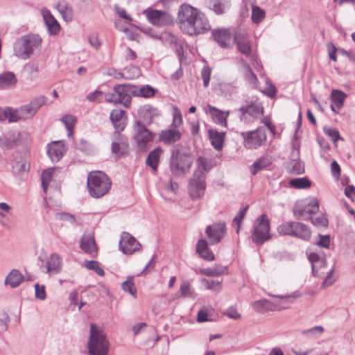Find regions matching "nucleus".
<instances>
[{"mask_svg": "<svg viewBox=\"0 0 355 355\" xmlns=\"http://www.w3.org/2000/svg\"><path fill=\"white\" fill-rule=\"evenodd\" d=\"M125 113V111L123 110H113L110 112V119L116 129L115 132L120 133L121 131L124 130L125 123L124 122L123 117Z\"/></svg>", "mask_w": 355, "mask_h": 355, "instance_id": "nucleus-26", "label": "nucleus"}, {"mask_svg": "<svg viewBox=\"0 0 355 355\" xmlns=\"http://www.w3.org/2000/svg\"><path fill=\"white\" fill-rule=\"evenodd\" d=\"M133 96L151 98L154 96L157 92V89L153 88L149 85H143L142 87H137L134 85Z\"/></svg>", "mask_w": 355, "mask_h": 355, "instance_id": "nucleus-32", "label": "nucleus"}, {"mask_svg": "<svg viewBox=\"0 0 355 355\" xmlns=\"http://www.w3.org/2000/svg\"><path fill=\"white\" fill-rule=\"evenodd\" d=\"M18 112H19L21 120L31 119L35 115L34 110L31 107L29 103L19 107L18 108Z\"/></svg>", "mask_w": 355, "mask_h": 355, "instance_id": "nucleus-46", "label": "nucleus"}, {"mask_svg": "<svg viewBox=\"0 0 355 355\" xmlns=\"http://www.w3.org/2000/svg\"><path fill=\"white\" fill-rule=\"evenodd\" d=\"M87 184L90 196L98 198L108 193L112 182L105 173L96 171L89 173Z\"/></svg>", "mask_w": 355, "mask_h": 355, "instance_id": "nucleus-2", "label": "nucleus"}, {"mask_svg": "<svg viewBox=\"0 0 355 355\" xmlns=\"http://www.w3.org/2000/svg\"><path fill=\"white\" fill-rule=\"evenodd\" d=\"M141 31L153 39L160 40L162 41L168 40L170 42H173L175 39V37L168 32H162L159 33L152 28H144L141 29Z\"/></svg>", "mask_w": 355, "mask_h": 355, "instance_id": "nucleus-35", "label": "nucleus"}, {"mask_svg": "<svg viewBox=\"0 0 355 355\" xmlns=\"http://www.w3.org/2000/svg\"><path fill=\"white\" fill-rule=\"evenodd\" d=\"M7 116L9 123H15L21 120L18 109L13 110L11 107H7Z\"/></svg>", "mask_w": 355, "mask_h": 355, "instance_id": "nucleus-55", "label": "nucleus"}, {"mask_svg": "<svg viewBox=\"0 0 355 355\" xmlns=\"http://www.w3.org/2000/svg\"><path fill=\"white\" fill-rule=\"evenodd\" d=\"M113 136L116 141H112L111 150L116 159L128 155V143L127 140L118 132H114Z\"/></svg>", "mask_w": 355, "mask_h": 355, "instance_id": "nucleus-16", "label": "nucleus"}, {"mask_svg": "<svg viewBox=\"0 0 355 355\" xmlns=\"http://www.w3.org/2000/svg\"><path fill=\"white\" fill-rule=\"evenodd\" d=\"M311 232L307 225L300 222L295 223L293 237L307 241L311 239Z\"/></svg>", "mask_w": 355, "mask_h": 355, "instance_id": "nucleus-31", "label": "nucleus"}, {"mask_svg": "<svg viewBox=\"0 0 355 355\" xmlns=\"http://www.w3.org/2000/svg\"><path fill=\"white\" fill-rule=\"evenodd\" d=\"M193 162V156L186 147L176 144L171 150L169 168L175 176H183L188 173Z\"/></svg>", "mask_w": 355, "mask_h": 355, "instance_id": "nucleus-1", "label": "nucleus"}, {"mask_svg": "<svg viewBox=\"0 0 355 355\" xmlns=\"http://www.w3.org/2000/svg\"><path fill=\"white\" fill-rule=\"evenodd\" d=\"M121 288L125 291L135 296L137 293V288L135 286L133 277H128L125 282L121 284Z\"/></svg>", "mask_w": 355, "mask_h": 355, "instance_id": "nucleus-48", "label": "nucleus"}, {"mask_svg": "<svg viewBox=\"0 0 355 355\" xmlns=\"http://www.w3.org/2000/svg\"><path fill=\"white\" fill-rule=\"evenodd\" d=\"M135 139L141 150H146L148 143L153 141V135L140 121L135 123Z\"/></svg>", "mask_w": 355, "mask_h": 355, "instance_id": "nucleus-11", "label": "nucleus"}, {"mask_svg": "<svg viewBox=\"0 0 355 355\" xmlns=\"http://www.w3.org/2000/svg\"><path fill=\"white\" fill-rule=\"evenodd\" d=\"M295 221L284 222L277 227V232L279 234L284 236H293Z\"/></svg>", "mask_w": 355, "mask_h": 355, "instance_id": "nucleus-41", "label": "nucleus"}, {"mask_svg": "<svg viewBox=\"0 0 355 355\" xmlns=\"http://www.w3.org/2000/svg\"><path fill=\"white\" fill-rule=\"evenodd\" d=\"M226 267L216 266L214 268H202L200 272L208 277H217L225 272Z\"/></svg>", "mask_w": 355, "mask_h": 355, "instance_id": "nucleus-44", "label": "nucleus"}, {"mask_svg": "<svg viewBox=\"0 0 355 355\" xmlns=\"http://www.w3.org/2000/svg\"><path fill=\"white\" fill-rule=\"evenodd\" d=\"M239 119L244 123L260 118L263 115V107L261 103L254 101L239 109Z\"/></svg>", "mask_w": 355, "mask_h": 355, "instance_id": "nucleus-10", "label": "nucleus"}, {"mask_svg": "<svg viewBox=\"0 0 355 355\" xmlns=\"http://www.w3.org/2000/svg\"><path fill=\"white\" fill-rule=\"evenodd\" d=\"M84 266L89 270H94L99 276H104L105 272L103 268L99 266L98 262L94 260L85 261Z\"/></svg>", "mask_w": 355, "mask_h": 355, "instance_id": "nucleus-51", "label": "nucleus"}, {"mask_svg": "<svg viewBox=\"0 0 355 355\" xmlns=\"http://www.w3.org/2000/svg\"><path fill=\"white\" fill-rule=\"evenodd\" d=\"M198 12V9L188 4H183L180 7L178 19L180 28L183 33L188 34L193 31L191 24L195 21Z\"/></svg>", "mask_w": 355, "mask_h": 355, "instance_id": "nucleus-7", "label": "nucleus"}, {"mask_svg": "<svg viewBox=\"0 0 355 355\" xmlns=\"http://www.w3.org/2000/svg\"><path fill=\"white\" fill-rule=\"evenodd\" d=\"M319 210V202L313 198L310 200H302L297 201L293 207L294 217L297 220H308L311 218V215Z\"/></svg>", "mask_w": 355, "mask_h": 355, "instance_id": "nucleus-5", "label": "nucleus"}, {"mask_svg": "<svg viewBox=\"0 0 355 355\" xmlns=\"http://www.w3.org/2000/svg\"><path fill=\"white\" fill-rule=\"evenodd\" d=\"M55 218L58 220L68 221L71 224L76 223L75 216L67 212H59L55 214Z\"/></svg>", "mask_w": 355, "mask_h": 355, "instance_id": "nucleus-57", "label": "nucleus"}, {"mask_svg": "<svg viewBox=\"0 0 355 355\" xmlns=\"http://www.w3.org/2000/svg\"><path fill=\"white\" fill-rule=\"evenodd\" d=\"M62 261L59 255L53 253L46 263V272L57 274L61 270Z\"/></svg>", "mask_w": 355, "mask_h": 355, "instance_id": "nucleus-34", "label": "nucleus"}, {"mask_svg": "<svg viewBox=\"0 0 355 355\" xmlns=\"http://www.w3.org/2000/svg\"><path fill=\"white\" fill-rule=\"evenodd\" d=\"M256 225L252 231L251 239L253 243L258 245L263 244L270 239V222L266 214H261L256 220Z\"/></svg>", "mask_w": 355, "mask_h": 355, "instance_id": "nucleus-6", "label": "nucleus"}, {"mask_svg": "<svg viewBox=\"0 0 355 355\" xmlns=\"http://www.w3.org/2000/svg\"><path fill=\"white\" fill-rule=\"evenodd\" d=\"M35 297L37 299L44 300L46 299L45 286H40L39 284H35Z\"/></svg>", "mask_w": 355, "mask_h": 355, "instance_id": "nucleus-63", "label": "nucleus"}, {"mask_svg": "<svg viewBox=\"0 0 355 355\" xmlns=\"http://www.w3.org/2000/svg\"><path fill=\"white\" fill-rule=\"evenodd\" d=\"M268 302H269L267 300H257L252 304V307L256 311L262 313L265 311L266 309V304Z\"/></svg>", "mask_w": 355, "mask_h": 355, "instance_id": "nucleus-61", "label": "nucleus"}, {"mask_svg": "<svg viewBox=\"0 0 355 355\" xmlns=\"http://www.w3.org/2000/svg\"><path fill=\"white\" fill-rule=\"evenodd\" d=\"M324 132L325 135L331 139L334 143L336 142L339 139H341L339 132L335 128H324Z\"/></svg>", "mask_w": 355, "mask_h": 355, "instance_id": "nucleus-58", "label": "nucleus"}, {"mask_svg": "<svg viewBox=\"0 0 355 355\" xmlns=\"http://www.w3.org/2000/svg\"><path fill=\"white\" fill-rule=\"evenodd\" d=\"M24 278L19 270L12 269L6 277L4 283L6 285H10L11 288H15L20 285Z\"/></svg>", "mask_w": 355, "mask_h": 355, "instance_id": "nucleus-29", "label": "nucleus"}, {"mask_svg": "<svg viewBox=\"0 0 355 355\" xmlns=\"http://www.w3.org/2000/svg\"><path fill=\"white\" fill-rule=\"evenodd\" d=\"M208 109L216 124L221 126H227V118L229 116V112L221 111L211 105H208Z\"/></svg>", "mask_w": 355, "mask_h": 355, "instance_id": "nucleus-30", "label": "nucleus"}, {"mask_svg": "<svg viewBox=\"0 0 355 355\" xmlns=\"http://www.w3.org/2000/svg\"><path fill=\"white\" fill-rule=\"evenodd\" d=\"M245 79L248 80V83H250L252 85H255L257 82V78L256 74L252 71V68L248 64H245Z\"/></svg>", "mask_w": 355, "mask_h": 355, "instance_id": "nucleus-56", "label": "nucleus"}, {"mask_svg": "<svg viewBox=\"0 0 355 355\" xmlns=\"http://www.w3.org/2000/svg\"><path fill=\"white\" fill-rule=\"evenodd\" d=\"M42 15L45 25L49 34L51 35H57L60 29V26L58 21L49 10L43 11Z\"/></svg>", "mask_w": 355, "mask_h": 355, "instance_id": "nucleus-25", "label": "nucleus"}, {"mask_svg": "<svg viewBox=\"0 0 355 355\" xmlns=\"http://www.w3.org/2000/svg\"><path fill=\"white\" fill-rule=\"evenodd\" d=\"M61 121L65 125V127L68 130V135L69 136L72 134V130L76 122L75 117L71 114L64 115L62 118Z\"/></svg>", "mask_w": 355, "mask_h": 355, "instance_id": "nucleus-52", "label": "nucleus"}, {"mask_svg": "<svg viewBox=\"0 0 355 355\" xmlns=\"http://www.w3.org/2000/svg\"><path fill=\"white\" fill-rule=\"evenodd\" d=\"M196 252L199 256L208 261L215 259V255L208 246V243L205 239H199L196 244Z\"/></svg>", "mask_w": 355, "mask_h": 355, "instance_id": "nucleus-24", "label": "nucleus"}, {"mask_svg": "<svg viewBox=\"0 0 355 355\" xmlns=\"http://www.w3.org/2000/svg\"><path fill=\"white\" fill-rule=\"evenodd\" d=\"M205 6L214 12L216 15H221L225 12V0H205Z\"/></svg>", "mask_w": 355, "mask_h": 355, "instance_id": "nucleus-36", "label": "nucleus"}, {"mask_svg": "<svg viewBox=\"0 0 355 355\" xmlns=\"http://www.w3.org/2000/svg\"><path fill=\"white\" fill-rule=\"evenodd\" d=\"M202 282L205 283V285L207 289L214 290V291H219L220 288V282L218 281L213 280V279H204Z\"/></svg>", "mask_w": 355, "mask_h": 355, "instance_id": "nucleus-60", "label": "nucleus"}, {"mask_svg": "<svg viewBox=\"0 0 355 355\" xmlns=\"http://www.w3.org/2000/svg\"><path fill=\"white\" fill-rule=\"evenodd\" d=\"M145 13L146 14V17L150 23L156 26H164L173 23V18L166 12L157 10H146Z\"/></svg>", "mask_w": 355, "mask_h": 355, "instance_id": "nucleus-14", "label": "nucleus"}, {"mask_svg": "<svg viewBox=\"0 0 355 355\" xmlns=\"http://www.w3.org/2000/svg\"><path fill=\"white\" fill-rule=\"evenodd\" d=\"M210 244H216L221 241L226 234L225 223H214L208 225L205 230Z\"/></svg>", "mask_w": 355, "mask_h": 355, "instance_id": "nucleus-18", "label": "nucleus"}, {"mask_svg": "<svg viewBox=\"0 0 355 355\" xmlns=\"http://www.w3.org/2000/svg\"><path fill=\"white\" fill-rule=\"evenodd\" d=\"M104 93L101 90H95L93 92L89 93L86 99L90 102L101 103L103 100Z\"/></svg>", "mask_w": 355, "mask_h": 355, "instance_id": "nucleus-54", "label": "nucleus"}, {"mask_svg": "<svg viewBox=\"0 0 355 355\" xmlns=\"http://www.w3.org/2000/svg\"><path fill=\"white\" fill-rule=\"evenodd\" d=\"M320 240L317 242V244L324 248H329L330 245V236L329 235H318Z\"/></svg>", "mask_w": 355, "mask_h": 355, "instance_id": "nucleus-64", "label": "nucleus"}, {"mask_svg": "<svg viewBox=\"0 0 355 355\" xmlns=\"http://www.w3.org/2000/svg\"><path fill=\"white\" fill-rule=\"evenodd\" d=\"M80 248L92 257L97 255V246L93 236L84 234L80 241Z\"/></svg>", "mask_w": 355, "mask_h": 355, "instance_id": "nucleus-23", "label": "nucleus"}, {"mask_svg": "<svg viewBox=\"0 0 355 355\" xmlns=\"http://www.w3.org/2000/svg\"><path fill=\"white\" fill-rule=\"evenodd\" d=\"M312 224L316 227H327L328 225V220L323 216H320L315 218H309Z\"/></svg>", "mask_w": 355, "mask_h": 355, "instance_id": "nucleus-59", "label": "nucleus"}, {"mask_svg": "<svg viewBox=\"0 0 355 355\" xmlns=\"http://www.w3.org/2000/svg\"><path fill=\"white\" fill-rule=\"evenodd\" d=\"M265 17V12L257 6H254L252 10V20L254 24L260 23Z\"/></svg>", "mask_w": 355, "mask_h": 355, "instance_id": "nucleus-50", "label": "nucleus"}, {"mask_svg": "<svg viewBox=\"0 0 355 355\" xmlns=\"http://www.w3.org/2000/svg\"><path fill=\"white\" fill-rule=\"evenodd\" d=\"M191 25L193 31H189L188 33V35L191 36L204 33L211 28L209 21L205 17V15L199 10L195 17V21H193Z\"/></svg>", "mask_w": 355, "mask_h": 355, "instance_id": "nucleus-20", "label": "nucleus"}, {"mask_svg": "<svg viewBox=\"0 0 355 355\" xmlns=\"http://www.w3.org/2000/svg\"><path fill=\"white\" fill-rule=\"evenodd\" d=\"M248 207H249V205H246L245 207L241 208L237 215L233 219V221H232V224L233 225H236L237 226V229L236 230V232L237 234L239 233V231H240V227H241V223H242V220L244 218L245 214H246V212L248 209Z\"/></svg>", "mask_w": 355, "mask_h": 355, "instance_id": "nucleus-49", "label": "nucleus"}, {"mask_svg": "<svg viewBox=\"0 0 355 355\" xmlns=\"http://www.w3.org/2000/svg\"><path fill=\"white\" fill-rule=\"evenodd\" d=\"M326 268L327 261L325 258L322 257L311 266L313 275L317 277H323L325 274L324 271H323V269Z\"/></svg>", "mask_w": 355, "mask_h": 355, "instance_id": "nucleus-43", "label": "nucleus"}, {"mask_svg": "<svg viewBox=\"0 0 355 355\" xmlns=\"http://www.w3.org/2000/svg\"><path fill=\"white\" fill-rule=\"evenodd\" d=\"M347 95L342 91L334 89L331 92L330 99L332 104H334L338 110H340L344 104Z\"/></svg>", "mask_w": 355, "mask_h": 355, "instance_id": "nucleus-39", "label": "nucleus"}, {"mask_svg": "<svg viewBox=\"0 0 355 355\" xmlns=\"http://www.w3.org/2000/svg\"><path fill=\"white\" fill-rule=\"evenodd\" d=\"M180 292L183 297L195 298L196 293L194 289L191 288L190 284L187 281H184L181 284Z\"/></svg>", "mask_w": 355, "mask_h": 355, "instance_id": "nucleus-45", "label": "nucleus"}, {"mask_svg": "<svg viewBox=\"0 0 355 355\" xmlns=\"http://www.w3.org/2000/svg\"><path fill=\"white\" fill-rule=\"evenodd\" d=\"M211 36L220 48H231L234 35H232L229 28H221L214 29L211 32Z\"/></svg>", "mask_w": 355, "mask_h": 355, "instance_id": "nucleus-15", "label": "nucleus"}, {"mask_svg": "<svg viewBox=\"0 0 355 355\" xmlns=\"http://www.w3.org/2000/svg\"><path fill=\"white\" fill-rule=\"evenodd\" d=\"M41 43L42 39L37 35L22 36L14 43V55L19 58L26 60L33 53L34 50L41 45Z\"/></svg>", "mask_w": 355, "mask_h": 355, "instance_id": "nucleus-3", "label": "nucleus"}, {"mask_svg": "<svg viewBox=\"0 0 355 355\" xmlns=\"http://www.w3.org/2000/svg\"><path fill=\"white\" fill-rule=\"evenodd\" d=\"M289 184L291 187L295 189H308L311 187V182L306 177L297 178L291 179L289 181Z\"/></svg>", "mask_w": 355, "mask_h": 355, "instance_id": "nucleus-42", "label": "nucleus"}, {"mask_svg": "<svg viewBox=\"0 0 355 355\" xmlns=\"http://www.w3.org/2000/svg\"><path fill=\"white\" fill-rule=\"evenodd\" d=\"M66 147L62 141H53L49 145L47 154L52 162H58L66 153Z\"/></svg>", "mask_w": 355, "mask_h": 355, "instance_id": "nucleus-21", "label": "nucleus"}, {"mask_svg": "<svg viewBox=\"0 0 355 355\" xmlns=\"http://www.w3.org/2000/svg\"><path fill=\"white\" fill-rule=\"evenodd\" d=\"M208 136L214 148L217 150H221L223 146L225 132H220L216 130L210 129L208 130Z\"/></svg>", "mask_w": 355, "mask_h": 355, "instance_id": "nucleus-27", "label": "nucleus"}, {"mask_svg": "<svg viewBox=\"0 0 355 355\" xmlns=\"http://www.w3.org/2000/svg\"><path fill=\"white\" fill-rule=\"evenodd\" d=\"M233 42L236 44L238 50L243 55H251V44L246 33L243 31H235L233 36Z\"/></svg>", "mask_w": 355, "mask_h": 355, "instance_id": "nucleus-19", "label": "nucleus"}, {"mask_svg": "<svg viewBox=\"0 0 355 355\" xmlns=\"http://www.w3.org/2000/svg\"><path fill=\"white\" fill-rule=\"evenodd\" d=\"M141 244L128 232H123L119 241V249L125 254H132L140 250Z\"/></svg>", "mask_w": 355, "mask_h": 355, "instance_id": "nucleus-17", "label": "nucleus"}, {"mask_svg": "<svg viewBox=\"0 0 355 355\" xmlns=\"http://www.w3.org/2000/svg\"><path fill=\"white\" fill-rule=\"evenodd\" d=\"M205 174L202 170L196 169L189 184L191 198L193 200L200 198L205 193Z\"/></svg>", "mask_w": 355, "mask_h": 355, "instance_id": "nucleus-9", "label": "nucleus"}, {"mask_svg": "<svg viewBox=\"0 0 355 355\" xmlns=\"http://www.w3.org/2000/svg\"><path fill=\"white\" fill-rule=\"evenodd\" d=\"M138 114L147 125L151 124L153 118L160 114L159 110L150 104H146L140 107L138 110Z\"/></svg>", "mask_w": 355, "mask_h": 355, "instance_id": "nucleus-22", "label": "nucleus"}, {"mask_svg": "<svg viewBox=\"0 0 355 355\" xmlns=\"http://www.w3.org/2000/svg\"><path fill=\"white\" fill-rule=\"evenodd\" d=\"M47 98L44 96H38L32 98L29 105L36 114L37 112L42 107L46 102Z\"/></svg>", "mask_w": 355, "mask_h": 355, "instance_id": "nucleus-47", "label": "nucleus"}, {"mask_svg": "<svg viewBox=\"0 0 355 355\" xmlns=\"http://www.w3.org/2000/svg\"><path fill=\"white\" fill-rule=\"evenodd\" d=\"M335 268L333 267L331 269L329 270V272H327V275L324 279V281L322 284V288H327L329 287L334 284V282L336 281V277L334 276Z\"/></svg>", "mask_w": 355, "mask_h": 355, "instance_id": "nucleus-53", "label": "nucleus"}, {"mask_svg": "<svg viewBox=\"0 0 355 355\" xmlns=\"http://www.w3.org/2000/svg\"><path fill=\"white\" fill-rule=\"evenodd\" d=\"M21 136L20 132L14 130L0 132V149L8 150L15 148L19 144Z\"/></svg>", "mask_w": 355, "mask_h": 355, "instance_id": "nucleus-13", "label": "nucleus"}, {"mask_svg": "<svg viewBox=\"0 0 355 355\" xmlns=\"http://www.w3.org/2000/svg\"><path fill=\"white\" fill-rule=\"evenodd\" d=\"M57 9L62 15L63 19L68 22L71 21L73 17V10L65 1H59L57 4Z\"/></svg>", "mask_w": 355, "mask_h": 355, "instance_id": "nucleus-33", "label": "nucleus"}, {"mask_svg": "<svg viewBox=\"0 0 355 355\" xmlns=\"http://www.w3.org/2000/svg\"><path fill=\"white\" fill-rule=\"evenodd\" d=\"M134 85L117 84L114 87V95L116 96V104H122L129 107L131 103V95L133 96Z\"/></svg>", "mask_w": 355, "mask_h": 355, "instance_id": "nucleus-12", "label": "nucleus"}, {"mask_svg": "<svg viewBox=\"0 0 355 355\" xmlns=\"http://www.w3.org/2000/svg\"><path fill=\"white\" fill-rule=\"evenodd\" d=\"M87 345L91 355H107L108 352V342L105 336L94 324L90 327V336Z\"/></svg>", "mask_w": 355, "mask_h": 355, "instance_id": "nucleus-4", "label": "nucleus"}, {"mask_svg": "<svg viewBox=\"0 0 355 355\" xmlns=\"http://www.w3.org/2000/svg\"><path fill=\"white\" fill-rule=\"evenodd\" d=\"M17 83V78L12 72H5L0 74V89H7L14 87Z\"/></svg>", "mask_w": 355, "mask_h": 355, "instance_id": "nucleus-37", "label": "nucleus"}, {"mask_svg": "<svg viewBox=\"0 0 355 355\" xmlns=\"http://www.w3.org/2000/svg\"><path fill=\"white\" fill-rule=\"evenodd\" d=\"M181 135L179 130H166L162 132L160 134V139L164 143H173L180 139Z\"/></svg>", "mask_w": 355, "mask_h": 355, "instance_id": "nucleus-38", "label": "nucleus"}, {"mask_svg": "<svg viewBox=\"0 0 355 355\" xmlns=\"http://www.w3.org/2000/svg\"><path fill=\"white\" fill-rule=\"evenodd\" d=\"M270 160L266 157H262L256 160L250 168L252 175H255L259 171L270 165Z\"/></svg>", "mask_w": 355, "mask_h": 355, "instance_id": "nucleus-40", "label": "nucleus"}, {"mask_svg": "<svg viewBox=\"0 0 355 355\" xmlns=\"http://www.w3.org/2000/svg\"><path fill=\"white\" fill-rule=\"evenodd\" d=\"M201 76L203 80V85L205 87H208L210 76H211V69L208 67H204L201 71Z\"/></svg>", "mask_w": 355, "mask_h": 355, "instance_id": "nucleus-62", "label": "nucleus"}, {"mask_svg": "<svg viewBox=\"0 0 355 355\" xmlns=\"http://www.w3.org/2000/svg\"><path fill=\"white\" fill-rule=\"evenodd\" d=\"M241 136L244 146L248 149L258 148L265 144L267 138L266 130L262 127L252 131L242 132Z\"/></svg>", "mask_w": 355, "mask_h": 355, "instance_id": "nucleus-8", "label": "nucleus"}, {"mask_svg": "<svg viewBox=\"0 0 355 355\" xmlns=\"http://www.w3.org/2000/svg\"><path fill=\"white\" fill-rule=\"evenodd\" d=\"M163 150L160 147H157L151 150L146 159V164L150 167L153 171H157L159 163L160 155Z\"/></svg>", "mask_w": 355, "mask_h": 355, "instance_id": "nucleus-28", "label": "nucleus"}]
</instances>
